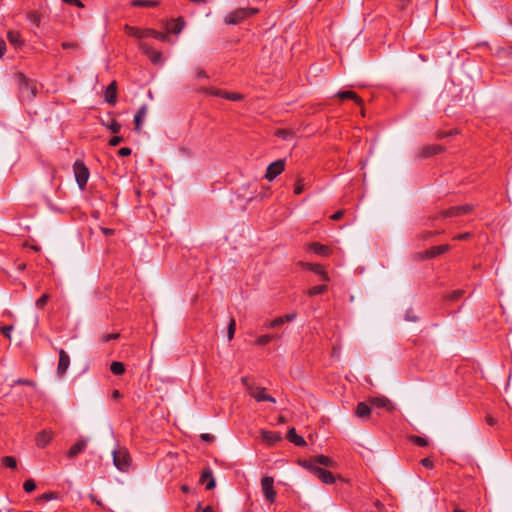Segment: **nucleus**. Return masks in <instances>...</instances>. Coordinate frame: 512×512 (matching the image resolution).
<instances>
[{
	"label": "nucleus",
	"mask_w": 512,
	"mask_h": 512,
	"mask_svg": "<svg viewBox=\"0 0 512 512\" xmlns=\"http://www.w3.org/2000/svg\"><path fill=\"white\" fill-rule=\"evenodd\" d=\"M126 33L134 38L142 39L146 37H153L161 42H169L170 36L167 32H159L154 29H139L132 26L125 27Z\"/></svg>",
	"instance_id": "nucleus-1"
},
{
	"label": "nucleus",
	"mask_w": 512,
	"mask_h": 512,
	"mask_svg": "<svg viewBox=\"0 0 512 512\" xmlns=\"http://www.w3.org/2000/svg\"><path fill=\"white\" fill-rule=\"evenodd\" d=\"M19 90L22 99L28 101L32 100L37 93L36 84L22 74L19 77Z\"/></svg>",
	"instance_id": "nucleus-2"
},
{
	"label": "nucleus",
	"mask_w": 512,
	"mask_h": 512,
	"mask_svg": "<svg viewBox=\"0 0 512 512\" xmlns=\"http://www.w3.org/2000/svg\"><path fill=\"white\" fill-rule=\"evenodd\" d=\"M112 454L115 467L122 472L128 471L131 465V458L128 451L120 448L113 450Z\"/></svg>",
	"instance_id": "nucleus-3"
},
{
	"label": "nucleus",
	"mask_w": 512,
	"mask_h": 512,
	"mask_svg": "<svg viewBox=\"0 0 512 512\" xmlns=\"http://www.w3.org/2000/svg\"><path fill=\"white\" fill-rule=\"evenodd\" d=\"M258 12L256 8H239L229 13L225 17V23L229 25H235L241 22L243 19Z\"/></svg>",
	"instance_id": "nucleus-4"
},
{
	"label": "nucleus",
	"mask_w": 512,
	"mask_h": 512,
	"mask_svg": "<svg viewBox=\"0 0 512 512\" xmlns=\"http://www.w3.org/2000/svg\"><path fill=\"white\" fill-rule=\"evenodd\" d=\"M76 182L81 190H83L89 179V170L83 162L76 161L73 165Z\"/></svg>",
	"instance_id": "nucleus-5"
},
{
	"label": "nucleus",
	"mask_w": 512,
	"mask_h": 512,
	"mask_svg": "<svg viewBox=\"0 0 512 512\" xmlns=\"http://www.w3.org/2000/svg\"><path fill=\"white\" fill-rule=\"evenodd\" d=\"M139 49L142 51L143 54H145L150 59V61L154 65H163L164 64V58H163L162 53L158 50H155L153 47H151L147 43L140 42Z\"/></svg>",
	"instance_id": "nucleus-6"
},
{
	"label": "nucleus",
	"mask_w": 512,
	"mask_h": 512,
	"mask_svg": "<svg viewBox=\"0 0 512 512\" xmlns=\"http://www.w3.org/2000/svg\"><path fill=\"white\" fill-rule=\"evenodd\" d=\"M261 488L266 501L273 503L276 499V491L274 489V479L271 476H264L261 479Z\"/></svg>",
	"instance_id": "nucleus-7"
},
{
	"label": "nucleus",
	"mask_w": 512,
	"mask_h": 512,
	"mask_svg": "<svg viewBox=\"0 0 512 512\" xmlns=\"http://www.w3.org/2000/svg\"><path fill=\"white\" fill-rule=\"evenodd\" d=\"M471 206L466 204V205H463V206H457V207H452L450 209H447V210H444L442 211L441 213H439L436 217V219L438 218H449V217H455V216H459V215H462V214H466V213H469L471 211Z\"/></svg>",
	"instance_id": "nucleus-8"
},
{
	"label": "nucleus",
	"mask_w": 512,
	"mask_h": 512,
	"mask_svg": "<svg viewBox=\"0 0 512 512\" xmlns=\"http://www.w3.org/2000/svg\"><path fill=\"white\" fill-rule=\"evenodd\" d=\"M284 167H285V162H284V160H277V161H275V162L271 163V164L267 167L265 177H266L269 181H272V180H273V179H275L279 174H281V172L284 170Z\"/></svg>",
	"instance_id": "nucleus-9"
},
{
	"label": "nucleus",
	"mask_w": 512,
	"mask_h": 512,
	"mask_svg": "<svg viewBox=\"0 0 512 512\" xmlns=\"http://www.w3.org/2000/svg\"><path fill=\"white\" fill-rule=\"evenodd\" d=\"M249 394L257 401V402H262V401H268V402H271V403H275L276 400L274 397L268 395L265 393V389L262 388V387H255V388H252L250 387L249 388Z\"/></svg>",
	"instance_id": "nucleus-10"
},
{
	"label": "nucleus",
	"mask_w": 512,
	"mask_h": 512,
	"mask_svg": "<svg viewBox=\"0 0 512 512\" xmlns=\"http://www.w3.org/2000/svg\"><path fill=\"white\" fill-rule=\"evenodd\" d=\"M69 365H70L69 355L63 349H60L59 361H58V366H57L58 376L62 377L66 373Z\"/></svg>",
	"instance_id": "nucleus-11"
},
{
	"label": "nucleus",
	"mask_w": 512,
	"mask_h": 512,
	"mask_svg": "<svg viewBox=\"0 0 512 512\" xmlns=\"http://www.w3.org/2000/svg\"><path fill=\"white\" fill-rule=\"evenodd\" d=\"M53 439V432L51 430L40 431L35 438L36 445L39 448H44L51 443Z\"/></svg>",
	"instance_id": "nucleus-12"
},
{
	"label": "nucleus",
	"mask_w": 512,
	"mask_h": 512,
	"mask_svg": "<svg viewBox=\"0 0 512 512\" xmlns=\"http://www.w3.org/2000/svg\"><path fill=\"white\" fill-rule=\"evenodd\" d=\"M88 439H79L68 451L67 456L69 458H75L78 454L83 452L87 447Z\"/></svg>",
	"instance_id": "nucleus-13"
},
{
	"label": "nucleus",
	"mask_w": 512,
	"mask_h": 512,
	"mask_svg": "<svg viewBox=\"0 0 512 512\" xmlns=\"http://www.w3.org/2000/svg\"><path fill=\"white\" fill-rule=\"evenodd\" d=\"M147 115V106L146 105H142L137 113L135 114L134 116V123H135V130L136 131H140L141 130V126L145 120V117Z\"/></svg>",
	"instance_id": "nucleus-14"
},
{
	"label": "nucleus",
	"mask_w": 512,
	"mask_h": 512,
	"mask_svg": "<svg viewBox=\"0 0 512 512\" xmlns=\"http://www.w3.org/2000/svg\"><path fill=\"white\" fill-rule=\"evenodd\" d=\"M105 100L108 104L114 105L117 100L116 82H112L105 91Z\"/></svg>",
	"instance_id": "nucleus-15"
},
{
	"label": "nucleus",
	"mask_w": 512,
	"mask_h": 512,
	"mask_svg": "<svg viewBox=\"0 0 512 512\" xmlns=\"http://www.w3.org/2000/svg\"><path fill=\"white\" fill-rule=\"evenodd\" d=\"M200 480L205 484L207 490H211L215 487V480L210 469H206L202 472Z\"/></svg>",
	"instance_id": "nucleus-16"
},
{
	"label": "nucleus",
	"mask_w": 512,
	"mask_h": 512,
	"mask_svg": "<svg viewBox=\"0 0 512 512\" xmlns=\"http://www.w3.org/2000/svg\"><path fill=\"white\" fill-rule=\"evenodd\" d=\"M335 96L342 100L351 99L359 106L363 105L362 99L353 91H339L335 94Z\"/></svg>",
	"instance_id": "nucleus-17"
},
{
	"label": "nucleus",
	"mask_w": 512,
	"mask_h": 512,
	"mask_svg": "<svg viewBox=\"0 0 512 512\" xmlns=\"http://www.w3.org/2000/svg\"><path fill=\"white\" fill-rule=\"evenodd\" d=\"M8 41L15 48H20L24 44V40L18 31L10 30L7 34Z\"/></svg>",
	"instance_id": "nucleus-18"
},
{
	"label": "nucleus",
	"mask_w": 512,
	"mask_h": 512,
	"mask_svg": "<svg viewBox=\"0 0 512 512\" xmlns=\"http://www.w3.org/2000/svg\"><path fill=\"white\" fill-rule=\"evenodd\" d=\"M370 404L378 408H385L391 410L393 408L392 403L385 397H374L370 399Z\"/></svg>",
	"instance_id": "nucleus-19"
},
{
	"label": "nucleus",
	"mask_w": 512,
	"mask_h": 512,
	"mask_svg": "<svg viewBox=\"0 0 512 512\" xmlns=\"http://www.w3.org/2000/svg\"><path fill=\"white\" fill-rule=\"evenodd\" d=\"M316 476L325 484H333L335 482L334 475L321 467V469L316 470Z\"/></svg>",
	"instance_id": "nucleus-20"
},
{
	"label": "nucleus",
	"mask_w": 512,
	"mask_h": 512,
	"mask_svg": "<svg viewBox=\"0 0 512 512\" xmlns=\"http://www.w3.org/2000/svg\"><path fill=\"white\" fill-rule=\"evenodd\" d=\"M261 437L264 442H266L270 445L276 443L277 441H279L281 439L280 433L266 431V430L261 431Z\"/></svg>",
	"instance_id": "nucleus-21"
},
{
	"label": "nucleus",
	"mask_w": 512,
	"mask_h": 512,
	"mask_svg": "<svg viewBox=\"0 0 512 512\" xmlns=\"http://www.w3.org/2000/svg\"><path fill=\"white\" fill-rule=\"evenodd\" d=\"M449 249H450L449 245H439V246L432 247L431 249H429L425 252L426 257L434 258L438 255H441V254L447 252Z\"/></svg>",
	"instance_id": "nucleus-22"
},
{
	"label": "nucleus",
	"mask_w": 512,
	"mask_h": 512,
	"mask_svg": "<svg viewBox=\"0 0 512 512\" xmlns=\"http://www.w3.org/2000/svg\"><path fill=\"white\" fill-rule=\"evenodd\" d=\"M287 438L290 442L297 446H304L306 444L302 436L297 435L295 428H290L287 432Z\"/></svg>",
	"instance_id": "nucleus-23"
},
{
	"label": "nucleus",
	"mask_w": 512,
	"mask_h": 512,
	"mask_svg": "<svg viewBox=\"0 0 512 512\" xmlns=\"http://www.w3.org/2000/svg\"><path fill=\"white\" fill-rule=\"evenodd\" d=\"M299 463L303 468L307 469L315 476H316V470L321 469V467L318 466V463H317L315 457L312 459H309V460H302Z\"/></svg>",
	"instance_id": "nucleus-24"
},
{
	"label": "nucleus",
	"mask_w": 512,
	"mask_h": 512,
	"mask_svg": "<svg viewBox=\"0 0 512 512\" xmlns=\"http://www.w3.org/2000/svg\"><path fill=\"white\" fill-rule=\"evenodd\" d=\"M370 413H371V408L368 404H366L365 402L358 403L356 410H355V414L357 417L366 418L370 415Z\"/></svg>",
	"instance_id": "nucleus-25"
},
{
	"label": "nucleus",
	"mask_w": 512,
	"mask_h": 512,
	"mask_svg": "<svg viewBox=\"0 0 512 512\" xmlns=\"http://www.w3.org/2000/svg\"><path fill=\"white\" fill-rule=\"evenodd\" d=\"M305 266L313 271L314 273L318 274L321 277V280L328 281L329 277L327 273L324 271L321 265L319 264H312V263H306Z\"/></svg>",
	"instance_id": "nucleus-26"
},
{
	"label": "nucleus",
	"mask_w": 512,
	"mask_h": 512,
	"mask_svg": "<svg viewBox=\"0 0 512 512\" xmlns=\"http://www.w3.org/2000/svg\"><path fill=\"white\" fill-rule=\"evenodd\" d=\"M309 250L321 255V256H327L329 254V248L325 245H322L320 243H312L309 245Z\"/></svg>",
	"instance_id": "nucleus-27"
},
{
	"label": "nucleus",
	"mask_w": 512,
	"mask_h": 512,
	"mask_svg": "<svg viewBox=\"0 0 512 512\" xmlns=\"http://www.w3.org/2000/svg\"><path fill=\"white\" fill-rule=\"evenodd\" d=\"M184 25H185L184 20L182 18H178L176 20H173L172 23H170V26L168 27V29L172 33L179 34L183 30Z\"/></svg>",
	"instance_id": "nucleus-28"
},
{
	"label": "nucleus",
	"mask_w": 512,
	"mask_h": 512,
	"mask_svg": "<svg viewBox=\"0 0 512 512\" xmlns=\"http://www.w3.org/2000/svg\"><path fill=\"white\" fill-rule=\"evenodd\" d=\"M315 459H316L319 467H320V465L325 466V467H334L336 464L333 459H331L325 455L316 456Z\"/></svg>",
	"instance_id": "nucleus-29"
},
{
	"label": "nucleus",
	"mask_w": 512,
	"mask_h": 512,
	"mask_svg": "<svg viewBox=\"0 0 512 512\" xmlns=\"http://www.w3.org/2000/svg\"><path fill=\"white\" fill-rule=\"evenodd\" d=\"M110 370L115 375H121L125 372V367L122 362L113 361L110 365Z\"/></svg>",
	"instance_id": "nucleus-30"
},
{
	"label": "nucleus",
	"mask_w": 512,
	"mask_h": 512,
	"mask_svg": "<svg viewBox=\"0 0 512 512\" xmlns=\"http://www.w3.org/2000/svg\"><path fill=\"white\" fill-rule=\"evenodd\" d=\"M2 464L10 469H16L17 468V461L12 456H4L2 458Z\"/></svg>",
	"instance_id": "nucleus-31"
},
{
	"label": "nucleus",
	"mask_w": 512,
	"mask_h": 512,
	"mask_svg": "<svg viewBox=\"0 0 512 512\" xmlns=\"http://www.w3.org/2000/svg\"><path fill=\"white\" fill-rule=\"evenodd\" d=\"M440 151H441L440 146H428L423 149L422 155L424 157H429V156L439 153Z\"/></svg>",
	"instance_id": "nucleus-32"
},
{
	"label": "nucleus",
	"mask_w": 512,
	"mask_h": 512,
	"mask_svg": "<svg viewBox=\"0 0 512 512\" xmlns=\"http://www.w3.org/2000/svg\"><path fill=\"white\" fill-rule=\"evenodd\" d=\"M132 4L134 6L154 7L158 4V2L152 0H133Z\"/></svg>",
	"instance_id": "nucleus-33"
},
{
	"label": "nucleus",
	"mask_w": 512,
	"mask_h": 512,
	"mask_svg": "<svg viewBox=\"0 0 512 512\" xmlns=\"http://www.w3.org/2000/svg\"><path fill=\"white\" fill-rule=\"evenodd\" d=\"M326 290H327V286L326 285H318V286H314V287L310 288L308 290V294L310 296H315V295H319V294L324 293Z\"/></svg>",
	"instance_id": "nucleus-34"
},
{
	"label": "nucleus",
	"mask_w": 512,
	"mask_h": 512,
	"mask_svg": "<svg viewBox=\"0 0 512 512\" xmlns=\"http://www.w3.org/2000/svg\"><path fill=\"white\" fill-rule=\"evenodd\" d=\"M276 135L283 140H290L292 138V132L286 129L278 130Z\"/></svg>",
	"instance_id": "nucleus-35"
},
{
	"label": "nucleus",
	"mask_w": 512,
	"mask_h": 512,
	"mask_svg": "<svg viewBox=\"0 0 512 512\" xmlns=\"http://www.w3.org/2000/svg\"><path fill=\"white\" fill-rule=\"evenodd\" d=\"M274 338L273 335H261L257 338L256 342L258 345H266L268 344L270 341H272Z\"/></svg>",
	"instance_id": "nucleus-36"
},
{
	"label": "nucleus",
	"mask_w": 512,
	"mask_h": 512,
	"mask_svg": "<svg viewBox=\"0 0 512 512\" xmlns=\"http://www.w3.org/2000/svg\"><path fill=\"white\" fill-rule=\"evenodd\" d=\"M23 488L27 493L34 491L36 488L35 481L33 479H27L24 482Z\"/></svg>",
	"instance_id": "nucleus-37"
},
{
	"label": "nucleus",
	"mask_w": 512,
	"mask_h": 512,
	"mask_svg": "<svg viewBox=\"0 0 512 512\" xmlns=\"http://www.w3.org/2000/svg\"><path fill=\"white\" fill-rule=\"evenodd\" d=\"M27 19L36 26H39L40 24V15L36 12H30L27 15Z\"/></svg>",
	"instance_id": "nucleus-38"
},
{
	"label": "nucleus",
	"mask_w": 512,
	"mask_h": 512,
	"mask_svg": "<svg viewBox=\"0 0 512 512\" xmlns=\"http://www.w3.org/2000/svg\"><path fill=\"white\" fill-rule=\"evenodd\" d=\"M235 330H236L235 320L231 319L229 322V325H228V332H227V336H228L229 340H231L233 338Z\"/></svg>",
	"instance_id": "nucleus-39"
},
{
	"label": "nucleus",
	"mask_w": 512,
	"mask_h": 512,
	"mask_svg": "<svg viewBox=\"0 0 512 512\" xmlns=\"http://www.w3.org/2000/svg\"><path fill=\"white\" fill-rule=\"evenodd\" d=\"M108 128L111 132L118 133L121 130V124L115 120H112Z\"/></svg>",
	"instance_id": "nucleus-40"
},
{
	"label": "nucleus",
	"mask_w": 512,
	"mask_h": 512,
	"mask_svg": "<svg viewBox=\"0 0 512 512\" xmlns=\"http://www.w3.org/2000/svg\"><path fill=\"white\" fill-rule=\"evenodd\" d=\"M225 99L231 100V101H239L242 99V95L239 93H229L226 92L224 95Z\"/></svg>",
	"instance_id": "nucleus-41"
},
{
	"label": "nucleus",
	"mask_w": 512,
	"mask_h": 512,
	"mask_svg": "<svg viewBox=\"0 0 512 512\" xmlns=\"http://www.w3.org/2000/svg\"><path fill=\"white\" fill-rule=\"evenodd\" d=\"M48 299H49L48 294H43V295H42V296H41V297L36 301V306H37L38 308H43V307L46 305V303H47Z\"/></svg>",
	"instance_id": "nucleus-42"
},
{
	"label": "nucleus",
	"mask_w": 512,
	"mask_h": 512,
	"mask_svg": "<svg viewBox=\"0 0 512 512\" xmlns=\"http://www.w3.org/2000/svg\"><path fill=\"white\" fill-rule=\"evenodd\" d=\"M405 320L411 321V322H416L418 320V317L414 314L412 309H409L406 311Z\"/></svg>",
	"instance_id": "nucleus-43"
},
{
	"label": "nucleus",
	"mask_w": 512,
	"mask_h": 512,
	"mask_svg": "<svg viewBox=\"0 0 512 512\" xmlns=\"http://www.w3.org/2000/svg\"><path fill=\"white\" fill-rule=\"evenodd\" d=\"M284 324V318L278 317L269 323L270 328H276Z\"/></svg>",
	"instance_id": "nucleus-44"
},
{
	"label": "nucleus",
	"mask_w": 512,
	"mask_h": 512,
	"mask_svg": "<svg viewBox=\"0 0 512 512\" xmlns=\"http://www.w3.org/2000/svg\"><path fill=\"white\" fill-rule=\"evenodd\" d=\"M209 93H210L211 95H214V96H218V97L224 98V95H225L226 91L221 90V89L212 88V89H210V90H209Z\"/></svg>",
	"instance_id": "nucleus-45"
},
{
	"label": "nucleus",
	"mask_w": 512,
	"mask_h": 512,
	"mask_svg": "<svg viewBox=\"0 0 512 512\" xmlns=\"http://www.w3.org/2000/svg\"><path fill=\"white\" fill-rule=\"evenodd\" d=\"M119 337V334L118 333H112V334H105L102 336V341L103 342H109L111 340H115Z\"/></svg>",
	"instance_id": "nucleus-46"
},
{
	"label": "nucleus",
	"mask_w": 512,
	"mask_h": 512,
	"mask_svg": "<svg viewBox=\"0 0 512 512\" xmlns=\"http://www.w3.org/2000/svg\"><path fill=\"white\" fill-rule=\"evenodd\" d=\"M123 138L121 136H114L109 140V144L113 147L118 146L122 142Z\"/></svg>",
	"instance_id": "nucleus-47"
},
{
	"label": "nucleus",
	"mask_w": 512,
	"mask_h": 512,
	"mask_svg": "<svg viewBox=\"0 0 512 512\" xmlns=\"http://www.w3.org/2000/svg\"><path fill=\"white\" fill-rule=\"evenodd\" d=\"M485 420L489 426H495L498 423L497 419L490 414L486 416Z\"/></svg>",
	"instance_id": "nucleus-48"
},
{
	"label": "nucleus",
	"mask_w": 512,
	"mask_h": 512,
	"mask_svg": "<svg viewBox=\"0 0 512 512\" xmlns=\"http://www.w3.org/2000/svg\"><path fill=\"white\" fill-rule=\"evenodd\" d=\"M414 442L419 446H426L428 444L427 439L418 436L414 438Z\"/></svg>",
	"instance_id": "nucleus-49"
},
{
	"label": "nucleus",
	"mask_w": 512,
	"mask_h": 512,
	"mask_svg": "<svg viewBox=\"0 0 512 512\" xmlns=\"http://www.w3.org/2000/svg\"><path fill=\"white\" fill-rule=\"evenodd\" d=\"M62 47L63 49H76L78 44L74 42H63Z\"/></svg>",
	"instance_id": "nucleus-50"
},
{
	"label": "nucleus",
	"mask_w": 512,
	"mask_h": 512,
	"mask_svg": "<svg viewBox=\"0 0 512 512\" xmlns=\"http://www.w3.org/2000/svg\"><path fill=\"white\" fill-rule=\"evenodd\" d=\"M119 155L122 156V157H126V156H129L131 154V149L128 148V147H122L119 151H118Z\"/></svg>",
	"instance_id": "nucleus-51"
},
{
	"label": "nucleus",
	"mask_w": 512,
	"mask_h": 512,
	"mask_svg": "<svg viewBox=\"0 0 512 512\" xmlns=\"http://www.w3.org/2000/svg\"><path fill=\"white\" fill-rule=\"evenodd\" d=\"M13 330V326H4L2 327L1 331L4 336L10 338V333Z\"/></svg>",
	"instance_id": "nucleus-52"
},
{
	"label": "nucleus",
	"mask_w": 512,
	"mask_h": 512,
	"mask_svg": "<svg viewBox=\"0 0 512 512\" xmlns=\"http://www.w3.org/2000/svg\"><path fill=\"white\" fill-rule=\"evenodd\" d=\"M421 464L426 467V468H432L433 467V462L429 459V458H424L421 460Z\"/></svg>",
	"instance_id": "nucleus-53"
},
{
	"label": "nucleus",
	"mask_w": 512,
	"mask_h": 512,
	"mask_svg": "<svg viewBox=\"0 0 512 512\" xmlns=\"http://www.w3.org/2000/svg\"><path fill=\"white\" fill-rule=\"evenodd\" d=\"M5 52H6V43L2 38H0V58L5 54Z\"/></svg>",
	"instance_id": "nucleus-54"
},
{
	"label": "nucleus",
	"mask_w": 512,
	"mask_h": 512,
	"mask_svg": "<svg viewBox=\"0 0 512 512\" xmlns=\"http://www.w3.org/2000/svg\"><path fill=\"white\" fill-rule=\"evenodd\" d=\"M282 318H284V323L293 321L296 318V313H289L285 316H282Z\"/></svg>",
	"instance_id": "nucleus-55"
},
{
	"label": "nucleus",
	"mask_w": 512,
	"mask_h": 512,
	"mask_svg": "<svg viewBox=\"0 0 512 512\" xmlns=\"http://www.w3.org/2000/svg\"><path fill=\"white\" fill-rule=\"evenodd\" d=\"M101 231L105 236H111L114 234V229L111 228L101 227Z\"/></svg>",
	"instance_id": "nucleus-56"
},
{
	"label": "nucleus",
	"mask_w": 512,
	"mask_h": 512,
	"mask_svg": "<svg viewBox=\"0 0 512 512\" xmlns=\"http://www.w3.org/2000/svg\"><path fill=\"white\" fill-rule=\"evenodd\" d=\"M62 1L65 2V3L76 5L78 7H83L82 2L79 1V0H62Z\"/></svg>",
	"instance_id": "nucleus-57"
},
{
	"label": "nucleus",
	"mask_w": 512,
	"mask_h": 512,
	"mask_svg": "<svg viewBox=\"0 0 512 512\" xmlns=\"http://www.w3.org/2000/svg\"><path fill=\"white\" fill-rule=\"evenodd\" d=\"M56 496L52 493H45L41 496V499L45 500V501H48V500H51V499H54Z\"/></svg>",
	"instance_id": "nucleus-58"
},
{
	"label": "nucleus",
	"mask_w": 512,
	"mask_h": 512,
	"mask_svg": "<svg viewBox=\"0 0 512 512\" xmlns=\"http://www.w3.org/2000/svg\"><path fill=\"white\" fill-rule=\"evenodd\" d=\"M197 512H213V509L211 506H206L205 508H201L199 505Z\"/></svg>",
	"instance_id": "nucleus-59"
},
{
	"label": "nucleus",
	"mask_w": 512,
	"mask_h": 512,
	"mask_svg": "<svg viewBox=\"0 0 512 512\" xmlns=\"http://www.w3.org/2000/svg\"><path fill=\"white\" fill-rule=\"evenodd\" d=\"M342 216H343V211H337L336 213H334V214L331 216V218H332L333 220H339V219H341V218H342Z\"/></svg>",
	"instance_id": "nucleus-60"
},
{
	"label": "nucleus",
	"mask_w": 512,
	"mask_h": 512,
	"mask_svg": "<svg viewBox=\"0 0 512 512\" xmlns=\"http://www.w3.org/2000/svg\"><path fill=\"white\" fill-rule=\"evenodd\" d=\"M213 438H214V436L211 435V434H202L201 435V439L204 440V441H207V442L208 441H212Z\"/></svg>",
	"instance_id": "nucleus-61"
},
{
	"label": "nucleus",
	"mask_w": 512,
	"mask_h": 512,
	"mask_svg": "<svg viewBox=\"0 0 512 512\" xmlns=\"http://www.w3.org/2000/svg\"><path fill=\"white\" fill-rule=\"evenodd\" d=\"M469 237H470V233L466 232V233L459 234L456 237V239H458V240H465V239H468Z\"/></svg>",
	"instance_id": "nucleus-62"
},
{
	"label": "nucleus",
	"mask_w": 512,
	"mask_h": 512,
	"mask_svg": "<svg viewBox=\"0 0 512 512\" xmlns=\"http://www.w3.org/2000/svg\"><path fill=\"white\" fill-rule=\"evenodd\" d=\"M302 191H303V187L300 184H297L294 189L295 194H300V193H302Z\"/></svg>",
	"instance_id": "nucleus-63"
},
{
	"label": "nucleus",
	"mask_w": 512,
	"mask_h": 512,
	"mask_svg": "<svg viewBox=\"0 0 512 512\" xmlns=\"http://www.w3.org/2000/svg\"><path fill=\"white\" fill-rule=\"evenodd\" d=\"M198 77H206V73L204 71H200L198 73Z\"/></svg>",
	"instance_id": "nucleus-64"
}]
</instances>
